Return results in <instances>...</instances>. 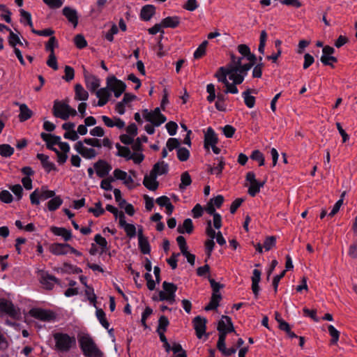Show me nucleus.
<instances>
[{
    "label": "nucleus",
    "mask_w": 357,
    "mask_h": 357,
    "mask_svg": "<svg viewBox=\"0 0 357 357\" xmlns=\"http://www.w3.org/2000/svg\"><path fill=\"white\" fill-rule=\"evenodd\" d=\"M239 60L229 63L225 67H220L215 73V77L219 82L224 84L226 87L225 93L237 94V84H241L250 70L249 66L239 69Z\"/></svg>",
    "instance_id": "nucleus-1"
},
{
    "label": "nucleus",
    "mask_w": 357,
    "mask_h": 357,
    "mask_svg": "<svg viewBox=\"0 0 357 357\" xmlns=\"http://www.w3.org/2000/svg\"><path fill=\"white\" fill-rule=\"evenodd\" d=\"M217 329L219 332V337L217 342L218 349L225 356H230L235 354L236 352V349L234 347L227 349L225 344L227 333L234 332V328L231 318L228 316H222L218 322Z\"/></svg>",
    "instance_id": "nucleus-2"
},
{
    "label": "nucleus",
    "mask_w": 357,
    "mask_h": 357,
    "mask_svg": "<svg viewBox=\"0 0 357 357\" xmlns=\"http://www.w3.org/2000/svg\"><path fill=\"white\" fill-rule=\"evenodd\" d=\"M54 342V350L58 353H68L76 346V338L74 335L63 332H55L52 335Z\"/></svg>",
    "instance_id": "nucleus-3"
},
{
    "label": "nucleus",
    "mask_w": 357,
    "mask_h": 357,
    "mask_svg": "<svg viewBox=\"0 0 357 357\" xmlns=\"http://www.w3.org/2000/svg\"><path fill=\"white\" fill-rule=\"evenodd\" d=\"M78 340L80 349L85 356L102 357V352L97 347L90 335L83 334L79 335Z\"/></svg>",
    "instance_id": "nucleus-4"
},
{
    "label": "nucleus",
    "mask_w": 357,
    "mask_h": 357,
    "mask_svg": "<svg viewBox=\"0 0 357 357\" xmlns=\"http://www.w3.org/2000/svg\"><path fill=\"white\" fill-rule=\"evenodd\" d=\"M53 112L56 117L63 120H67L70 116H75L77 114V111L68 104L58 100L54 101Z\"/></svg>",
    "instance_id": "nucleus-5"
},
{
    "label": "nucleus",
    "mask_w": 357,
    "mask_h": 357,
    "mask_svg": "<svg viewBox=\"0 0 357 357\" xmlns=\"http://www.w3.org/2000/svg\"><path fill=\"white\" fill-rule=\"evenodd\" d=\"M0 314L6 315L15 320L21 318L20 310L10 301L3 298H0Z\"/></svg>",
    "instance_id": "nucleus-6"
},
{
    "label": "nucleus",
    "mask_w": 357,
    "mask_h": 357,
    "mask_svg": "<svg viewBox=\"0 0 357 357\" xmlns=\"http://www.w3.org/2000/svg\"><path fill=\"white\" fill-rule=\"evenodd\" d=\"M162 288L163 290L159 291V300L161 301H165L170 305L174 304L176 301V285L165 281L162 284Z\"/></svg>",
    "instance_id": "nucleus-7"
},
{
    "label": "nucleus",
    "mask_w": 357,
    "mask_h": 357,
    "mask_svg": "<svg viewBox=\"0 0 357 357\" xmlns=\"http://www.w3.org/2000/svg\"><path fill=\"white\" fill-rule=\"evenodd\" d=\"M142 116L146 119V121L150 122L151 124L156 127L160 126L167 120L166 117L162 114H161L159 107H156L151 111L145 109L142 110Z\"/></svg>",
    "instance_id": "nucleus-8"
},
{
    "label": "nucleus",
    "mask_w": 357,
    "mask_h": 357,
    "mask_svg": "<svg viewBox=\"0 0 357 357\" xmlns=\"http://www.w3.org/2000/svg\"><path fill=\"white\" fill-rule=\"evenodd\" d=\"M29 314L36 319L47 322H53L56 318L54 311L40 307L32 308L29 311Z\"/></svg>",
    "instance_id": "nucleus-9"
},
{
    "label": "nucleus",
    "mask_w": 357,
    "mask_h": 357,
    "mask_svg": "<svg viewBox=\"0 0 357 357\" xmlns=\"http://www.w3.org/2000/svg\"><path fill=\"white\" fill-rule=\"evenodd\" d=\"M40 137L46 142L47 146L57 144L62 152L68 153L70 151V148L68 143L61 142L59 136L42 132Z\"/></svg>",
    "instance_id": "nucleus-10"
},
{
    "label": "nucleus",
    "mask_w": 357,
    "mask_h": 357,
    "mask_svg": "<svg viewBox=\"0 0 357 357\" xmlns=\"http://www.w3.org/2000/svg\"><path fill=\"white\" fill-rule=\"evenodd\" d=\"M107 88L111 92H114L116 98H119L125 91L126 85L121 80L118 79L115 76L112 75L107 79Z\"/></svg>",
    "instance_id": "nucleus-11"
},
{
    "label": "nucleus",
    "mask_w": 357,
    "mask_h": 357,
    "mask_svg": "<svg viewBox=\"0 0 357 357\" xmlns=\"http://www.w3.org/2000/svg\"><path fill=\"white\" fill-rule=\"evenodd\" d=\"M130 174H128L127 172L119 169H116L113 172L114 179L121 181L128 188H131L134 183L132 175L135 176V173L133 171H130Z\"/></svg>",
    "instance_id": "nucleus-12"
},
{
    "label": "nucleus",
    "mask_w": 357,
    "mask_h": 357,
    "mask_svg": "<svg viewBox=\"0 0 357 357\" xmlns=\"http://www.w3.org/2000/svg\"><path fill=\"white\" fill-rule=\"evenodd\" d=\"M75 151L86 159H92L97 155V151L92 147H87L82 141H79L74 145Z\"/></svg>",
    "instance_id": "nucleus-13"
},
{
    "label": "nucleus",
    "mask_w": 357,
    "mask_h": 357,
    "mask_svg": "<svg viewBox=\"0 0 357 357\" xmlns=\"http://www.w3.org/2000/svg\"><path fill=\"white\" fill-rule=\"evenodd\" d=\"M112 169L111 165L102 160H99L94 164V169L96 170L97 176L100 178L107 176Z\"/></svg>",
    "instance_id": "nucleus-14"
},
{
    "label": "nucleus",
    "mask_w": 357,
    "mask_h": 357,
    "mask_svg": "<svg viewBox=\"0 0 357 357\" xmlns=\"http://www.w3.org/2000/svg\"><path fill=\"white\" fill-rule=\"evenodd\" d=\"M192 323L197 337L201 339L206 332V319L200 316H197L194 318Z\"/></svg>",
    "instance_id": "nucleus-15"
},
{
    "label": "nucleus",
    "mask_w": 357,
    "mask_h": 357,
    "mask_svg": "<svg viewBox=\"0 0 357 357\" xmlns=\"http://www.w3.org/2000/svg\"><path fill=\"white\" fill-rule=\"evenodd\" d=\"M218 141V138L214 130L208 127L204 134V149L208 151L211 146L217 144Z\"/></svg>",
    "instance_id": "nucleus-16"
},
{
    "label": "nucleus",
    "mask_w": 357,
    "mask_h": 357,
    "mask_svg": "<svg viewBox=\"0 0 357 357\" xmlns=\"http://www.w3.org/2000/svg\"><path fill=\"white\" fill-rule=\"evenodd\" d=\"M69 248H71L70 245L68 243H52L50 247V251L54 255H66L69 253Z\"/></svg>",
    "instance_id": "nucleus-17"
},
{
    "label": "nucleus",
    "mask_w": 357,
    "mask_h": 357,
    "mask_svg": "<svg viewBox=\"0 0 357 357\" xmlns=\"http://www.w3.org/2000/svg\"><path fill=\"white\" fill-rule=\"evenodd\" d=\"M157 176L151 170L149 174H146L144 178L143 184L150 190H155L158 187Z\"/></svg>",
    "instance_id": "nucleus-18"
},
{
    "label": "nucleus",
    "mask_w": 357,
    "mask_h": 357,
    "mask_svg": "<svg viewBox=\"0 0 357 357\" xmlns=\"http://www.w3.org/2000/svg\"><path fill=\"white\" fill-rule=\"evenodd\" d=\"M63 15L67 18L68 22L71 23L75 28L78 24V14L75 9L68 6L63 8Z\"/></svg>",
    "instance_id": "nucleus-19"
},
{
    "label": "nucleus",
    "mask_w": 357,
    "mask_h": 357,
    "mask_svg": "<svg viewBox=\"0 0 357 357\" xmlns=\"http://www.w3.org/2000/svg\"><path fill=\"white\" fill-rule=\"evenodd\" d=\"M120 227L123 228L126 233V235L132 238L136 236V227L134 225L127 223L126 221V216L124 214H121L120 218Z\"/></svg>",
    "instance_id": "nucleus-20"
},
{
    "label": "nucleus",
    "mask_w": 357,
    "mask_h": 357,
    "mask_svg": "<svg viewBox=\"0 0 357 357\" xmlns=\"http://www.w3.org/2000/svg\"><path fill=\"white\" fill-rule=\"evenodd\" d=\"M50 231L54 235L61 237L65 241H70L73 236L71 230L64 227L52 226L50 227Z\"/></svg>",
    "instance_id": "nucleus-21"
},
{
    "label": "nucleus",
    "mask_w": 357,
    "mask_h": 357,
    "mask_svg": "<svg viewBox=\"0 0 357 357\" xmlns=\"http://www.w3.org/2000/svg\"><path fill=\"white\" fill-rule=\"evenodd\" d=\"M36 157L40 161L43 167L47 173H50L51 171L57 170L56 165L50 160L48 155L43 153H38Z\"/></svg>",
    "instance_id": "nucleus-22"
},
{
    "label": "nucleus",
    "mask_w": 357,
    "mask_h": 357,
    "mask_svg": "<svg viewBox=\"0 0 357 357\" xmlns=\"http://www.w3.org/2000/svg\"><path fill=\"white\" fill-rule=\"evenodd\" d=\"M249 63H243V57H237L234 56V54L231 55V61L230 63H233L234 61L239 60L240 63V67L239 69L244 68L245 66L250 67V69L254 66L255 61H256V56L254 54H252L250 52L249 54L245 57Z\"/></svg>",
    "instance_id": "nucleus-23"
},
{
    "label": "nucleus",
    "mask_w": 357,
    "mask_h": 357,
    "mask_svg": "<svg viewBox=\"0 0 357 357\" xmlns=\"http://www.w3.org/2000/svg\"><path fill=\"white\" fill-rule=\"evenodd\" d=\"M101 119L105 125L109 128L116 127L119 129H122L125 127V122L119 118L111 119L107 116H102Z\"/></svg>",
    "instance_id": "nucleus-24"
},
{
    "label": "nucleus",
    "mask_w": 357,
    "mask_h": 357,
    "mask_svg": "<svg viewBox=\"0 0 357 357\" xmlns=\"http://www.w3.org/2000/svg\"><path fill=\"white\" fill-rule=\"evenodd\" d=\"M138 244L143 254L147 255L150 253L151 248L147 238L143 236L142 229L138 230Z\"/></svg>",
    "instance_id": "nucleus-25"
},
{
    "label": "nucleus",
    "mask_w": 357,
    "mask_h": 357,
    "mask_svg": "<svg viewBox=\"0 0 357 357\" xmlns=\"http://www.w3.org/2000/svg\"><path fill=\"white\" fill-rule=\"evenodd\" d=\"M86 87L91 91H95L100 85V79L93 75H85Z\"/></svg>",
    "instance_id": "nucleus-26"
},
{
    "label": "nucleus",
    "mask_w": 357,
    "mask_h": 357,
    "mask_svg": "<svg viewBox=\"0 0 357 357\" xmlns=\"http://www.w3.org/2000/svg\"><path fill=\"white\" fill-rule=\"evenodd\" d=\"M155 13V7L153 5H146L141 10L140 18L144 21H149Z\"/></svg>",
    "instance_id": "nucleus-27"
},
{
    "label": "nucleus",
    "mask_w": 357,
    "mask_h": 357,
    "mask_svg": "<svg viewBox=\"0 0 357 357\" xmlns=\"http://www.w3.org/2000/svg\"><path fill=\"white\" fill-rule=\"evenodd\" d=\"M40 282L47 289H52L54 284L58 282V280L53 275L44 274L41 278Z\"/></svg>",
    "instance_id": "nucleus-28"
},
{
    "label": "nucleus",
    "mask_w": 357,
    "mask_h": 357,
    "mask_svg": "<svg viewBox=\"0 0 357 357\" xmlns=\"http://www.w3.org/2000/svg\"><path fill=\"white\" fill-rule=\"evenodd\" d=\"M89 98V93L80 84H77L75 86V99L80 101H86Z\"/></svg>",
    "instance_id": "nucleus-29"
},
{
    "label": "nucleus",
    "mask_w": 357,
    "mask_h": 357,
    "mask_svg": "<svg viewBox=\"0 0 357 357\" xmlns=\"http://www.w3.org/2000/svg\"><path fill=\"white\" fill-rule=\"evenodd\" d=\"M168 165L165 163L164 161H161L154 165L152 171L155 173V174L157 176H158L166 174L168 172Z\"/></svg>",
    "instance_id": "nucleus-30"
},
{
    "label": "nucleus",
    "mask_w": 357,
    "mask_h": 357,
    "mask_svg": "<svg viewBox=\"0 0 357 357\" xmlns=\"http://www.w3.org/2000/svg\"><path fill=\"white\" fill-rule=\"evenodd\" d=\"M19 119L20 121H25L30 119L33 114L32 111L27 107L26 104H20Z\"/></svg>",
    "instance_id": "nucleus-31"
},
{
    "label": "nucleus",
    "mask_w": 357,
    "mask_h": 357,
    "mask_svg": "<svg viewBox=\"0 0 357 357\" xmlns=\"http://www.w3.org/2000/svg\"><path fill=\"white\" fill-rule=\"evenodd\" d=\"M221 300V295L218 292L213 293L209 303L205 307V310L209 311L216 309Z\"/></svg>",
    "instance_id": "nucleus-32"
},
{
    "label": "nucleus",
    "mask_w": 357,
    "mask_h": 357,
    "mask_svg": "<svg viewBox=\"0 0 357 357\" xmlns=\"http://www.w3.org/2000/svg\"><path fill=\"white\" fill-rule=\"evenodd\" d=\"M163 28H175L179 24V18L176 16L167 17L162 21Z\"/></svg>",
    "instance_id": "nucleus-33"
},
{
    "label": "nucleus",
    "mask_w": 357,
    "mask_h": 357,
    "mask_svg": "<svg viewBox=\"0 0 357 357\" xmlns=\"http://www.w3.org/2000/svg\"><path fill=\"white\" fill-rule=\"evenodd\" d=\"M20 22L24 25H28L31 30L33 28L32 22L31 15L30 13L24 10V9L20 10Z\"/></svg>",
    "instance_id": "nucleus-34"
},
{
    "label": "nucleus",
    "mask_w": 357,
    "mask_h": 357,
    "mask_svg": "<svg viewBox=\"0 0 357 357\" xmlns=\"http://www.w3.org/2000/svg\"><path fill=\"white\" fill-rule=\"evenodd\" d=\"M193 230V224L192 221L190 218H187L183 221L182 226H179L178 227V231L181 234H184L185 232L188 234L192 233Z\"/></svg>",
    "instance_id": "nucleus-35"
},
{
    "label": "nucleus",
    "mask_w": 357,
    "mask_h": 357,
    "mask_svg": "<svg viewBox=\"0 0 357 357\" xmlns=\"http://www.w3.org/2000/svg\"><path fill=\"white\" fill-rule=\"evenodd\" d=\"M63 203V200L59 196H54L47 203L48 210L54 211L59 208Z\"/></svg>",
    "instance_id": "nucleus-36"
},
{
    "label": "nucleus",
    "mask_w": 357,
    "mask_h": 357,
    "mask_svg": "<svg viewBox=\"0 0 357 357\" xmlns=\"http://www.w3.org/2000/svg\"><path fill=\"white\" fill-rule=\"evenodd\" d=\"M117 149L116 155L121 157H123L127 160H130L132 158V152L128 147L122 146L119 144H116Z\"/></svg>",
    "instance_id": "nucleus-37"
},
{
    "label": "nucleus",
    "mask_w": 357,
    "mask_h": 357,
    "mask_svg": "<svg viewBox=\"0 0 357 357\" xmlns=\"http://www.w3.org/2000/svg\"><path fill=\"white\" fill-rule=\"evenodd\" d=\"M242 97L244 99L245 105L248 108H252L255 104V98L250 95V89L242 93Z\"/></svg>",
    "instance_id": "nucleus-38"
},
{
    "label": "nucleus",
    "mask_w": 357,
    "mask_h": 357,
    "mask_svg": "<svg viewBox=\"0 0 357 357\" xmlns=\"http://www.w3.org/2000/svg\"><path fill=\"white\" fill-rule=\"evenodd\" d=\"M191 183L192 179L190 175L188 172H185L181 176V183L179 185V188L181 190H184L191 184Z\"/></svg>",
    "instance_id": "nucleus-39"
},
{
    "label": "nucleus",
    "mask_w": 357,
    "mask_h": 357,
    "mask_svg": "<svg viewBox=\"0 0 357 357\" xmlns=\"http://www.w3.org/2000/svg\"><path fill=\"white\" fill-rule=\"evenodd\" d=\"M264 185V182L255 181V183H250L248 188V193L250 196L255 197L261 188Z\"/></svg>",
    "instance_id": "nucleus-40"
},
{
    "label": "nucleus",
    "mask_w": 357,
    "mask_h": 357,
    "mask_svg": "<svg viewBox=\"0 0 357 357\" xmlns=\"http://www.w3.org/2000/svg\"><path fill=\"white\" fill-rule=\"evenodd\" d=\"M225 166V161L222 158H218V163L211 167L210 172L212 174L220 176L222 174Z\"/></svg>",
    "instance_id": "nucleus-41"
},
{
    "label": "nucleus",
    "mask_w": 357,
    "mask_h": 357,
    "mask_svg": "<svg viewBox=\"0 0 357 357\" xmlns=\"http://www.w3.org/2000/svg\"><path fill=\"white\" fill-rule=\"evenodd\" d=\"M14 153V149L9 144H0V155L4 158L10 157Z\"/></svg>",
    "instance_id": "nucleus-42"
},
{
    "label": "nucleus",
    "mask_w": 357,
    "mask_h": 357,
    "mask_svg": "<svg viewBox=\"0 0 357 357\" xmlns=\"http://www.w3.org/2000/svg\"><path fill=\"white\" fill-rule=\"evenodd\" d=\"M208 45V41H203L201 45L196 49L194 52V58L196 59L202 58L205 54L206 50V47Z\"/></svg>",
    "instance_id": "nucleus-43"
},
{
    "label": "nucleus",
    "mask_w": 357,
    "mask_h": 357,
    "mask_svg": "<svg viewBox=\"0 0 357 357\" xmlns=\"http://www.w3.org/2000/svg\"><path fill=\"white\" fill-rule=\"evenodd\" d=\"M9 189L15 196V199L20 201L23 197V188L20 184L9 185Z\"/></svg>",
    "instance_id": "nucleus-44"
},
{
    "label": "nucleus",
    "mask_w": 357,
    "mask_h": 357,
    "mask_svg": "<svg viewBox=\"0 0 357 357\" xmlns=\"http://www.w3.org/2000/svg\"><path fill=\"white\" fill-rule=\"evenodd\" d=\"M177 152V158L181 161L184 162L188 160L190 157V151L188 149L184 147H178L176 150Z\"/></svg>",
    "instance_id": "nucleus-45"
},
{
    "label": "nucleus",
    "mask_w": 357,
    "mask_h": 357,
    "mask_svg": "<svg viewBox=\"0 0 357 357\" xmlns=\"http://www.w3.org/2000/svg\"><path fill=\"white\" fill-rule=\"evenodd\" d=\"M329 335L331 336V344H336L339 340L340 332L333 326H328Z\"/></svg>",
    "instance_id": "nucleus-46"
},
{
    "label": "nucleus",
    "mask_w": 357,
    "mask_h": 357,
    "mask_svg": "<svg viewBox=\"0 0 357 357\" xmlns=\"http://www.w3.org/2000/svg\"><path fill=\"white\" fill-rule=\"evenodd\" d=\"M40 195L41 200H46L50 198H52L55 196V192L53 190H50L47 189L46 186H43L40 190Z\"/></svg>",
    "instance_id": "nucleus-47"
},
{
    "label": "nucleus",
    "mask_w": 357,
    "mask_h": 357,
    "mask_svg": "<svg viewBox=\"0 0 357 357\" xmlns=\"http://www.w3.org/2000/svg\"><path fill=\"white\" fill-rule=\"evenodd\" d=\"M250 158L258 162L259 166L264 165L265 159L263 153L259 150H255L252 152Z\"/></svg>",
    "instance_id": "nucleus-48"
},
{
    "label": "nucleus",
    "mask_w": 357,
    "mask_h": 357,
    "mask_svg": "<svg viewBox=\"0 0 357 357\" xmlns=\"http://www.w3.org/2000/svg\"><path fill=\"white\" fill-rule=\"evenodd\" d=\"M94 241L100 247L102 253L106 251L107 248V241L104 237L98 234L94 236Z\"/></svg>",
    "instance_id": "nucleus-49"
},
{
    "label": "nucleus",
    "mask_w": 357,
    "mask_h": 357,
    "mask_svg": "<svg viewBox=\"0 0 357 357\" xmlns=\"http://www.w3.org/2000/svg\"><path fill=\"white\" fill-rule=\"evenodd\" d=\"M0 200L6 204H10L13 201L12 194L6 190L0 192Z\"/></svg>",
    "instance_id": "nucleus-50"
},
{
    "label": "nucleus",
    "mask_w": 357,
    "mask_h": 357,
    "mask_svg": "<svg viewBox=\"0 0 357 357\" xmlns=\"http://www.w3.org/2000/svg\"><path fill=\"white\" fill-rule=\"evenodd\" d=\"M96 96L98 98H104L109 100L111 96V91L109 88H101L96 91Z\"/></svg>",
    "instance_id": "nucleus-51"
},
{
    "label": "nucleus",
    "mask_w": 357,
    "mask_h": 357,
    "mask_svg": "<svg viewBox=\"0 0 357 357\" xmlns=\"http://www.w3.org/2000/svg\"><path fill=\"white\" fill-rule=\"evenodd\" d=\"M58 46V43L54 36L50 37L48 42L45 45V50L50 54L54 53V49Z\"/></svg>",
    "instance_id": "nucleus-52"
},
{
    "label": "nucleus",
    "mask_w": 357,
    "mask_h": 357,
    "mask_svg": "<svg viewBox=\"0 0 357 357\" xmlns=\"http://www.w3.org/2000/svg\"><path fill=\"white\" fill-rule=\"evenodd\" d=\"M180 147V142L176 138H169L166 143V148L169 151L178 149Z\"/></svg>",
    "instance_id": "nucleus-53"
},
{
    "label": "nucleus",
    "mask_w": 357,
    "mask_h": 357,
    "mask_svg": "<svg viewBox=\"0 0 357 357\" xmlns=\"http://www.w3.org/2000/svg\"><path fill=\"white\" fill-rule=\"evenodd\" d=\"M114 195L116 202L118 203L119 206L121 208H123L124 205L126 204V201L121 196V192L119 189L115 188L114 190Z\"/></svg>",
    "instance_id": "nucleus-54"
},
{
    "label": "nucleus",
    "mask_w": 357,
    "mask_h": 357,
    "mask_svg": "<svg viewBox=\"0 0 357 357\" xmlns=\"http://www.w3.org/2000/svg\"><path fill=\"white\" fill-rule=\"evenodd\" d=\"M74 42L77 48L82 49L87 45L86 40L81 34H77L74 38Z\"/></svg>",
    "instance_id": "nucleus-55"
},
{
    "label": "nucleus",
    "mask_w": 357,
    "mask_h": 357,
    "mask_svg": "<svg viewBox=\"0 0 357 357\" xmlns=\"http://www.w3.org/2000/svg\"><path fill=\"white\" fill-rule=\"evenodd\" d=\"M89 211L93 213L96 217H99L104 213L105 210L102 207L101 202H98L95 204L94 208H90Z\"/></svg>",
    "instance_id": "nucleus-56"
},
{
    "label": "nucleus",
    "mask_w": 357,
    "mask_h": 357,
    "mask_svg": "<svg viewBox=\"0 0 357 357\" xmlns=\"http://www.w3.org/2000/svg\"><path fill=\"white\" fill-rule=\"evenodd\" d=\"M8 41H9V44L11 46L14 47V48L16 47L15 46L18 44L22 45L19 36L17 34L13 33L12 31H10V32Z\"/></svg>",
    "instance_id": "nucleus-57"
},
{
    "label": "nucleus",
    "mask_w": 357,
    "mask_h": 357,
    "mask_svg": "<svg viewBox=\"0 0 357 357\" xmlns=\"http://www.w3.org/2000/svg\"><path fill=\"white\" fill-rule=\"evenodd\" d=\"M31 32L33 33L36 35L40 36H52L54 31L52 29H45L43 30H36L34 28H32Z\"/></svg>",
    "instance_id": "nucleus-58"
},
{
    "label": "nucleus",
    "mask_w": 357,
    "mask_h": 357,
    "mask_svg": "<svg viewBox=\"0 0 357 357\" xmlns=\"http://www.w3.org/2000/svg\"><path fill=\"white\" fill-rule=\"evenodd\" d=\"M64 72L65 75L63 77V79H64L66 82H70L75 77V71L72 67L66 66Z\"/></svg>",
    "instance_id": "nucleus-59"
},
{
    "label": "nucleus",
    "mask_w": 357,
    "mask_h": 357,
    "mask_svg": "<svg viewBox=\"0 0 357 357\" xmlns=\"http://www.w3.org/2000/svg\"><path fill=\"white\" fill-rule=\"evenodd\" d=\"M276 238L274 236L267 237L264 242L263 247L264 248L266 251L270 250L275 245Z\"/></svg>",
    "instance_id": "nucleus-60"
},
{
    "label": "nucleus",
    "mask_w": 357,
    "mask_h": 357,
    "mask_svg": "<svg viewBox=\"0 0 357 357\" xmlns=\"http://www.w3.org/2000/svg\"><path fill=\"white\" fill-rule=\"evenodd\" d=\"M119 32V29L116 24H113L111 29L108 31V32L105 34V38L109 41L112 42L114 40V36L117 34Z\"/></svg>",
    "instance_id": "nucleus-61"
},
{
    "label": "nucleus",
    "mask_w": 357,
    "mask_h": 357,
    "mask_svg": "<svg viewBox=\"0 0 357 357\" xmlns=\"http://www.w3.org/2000/svg\"><path fill=\"white\" fill-rule=\"evenodd\" d=\"M165 127L169 135L174 136L176 135L178 126L175 122L169 121L165 125Z\"/></svg>",
    "instance_id": "nucleus-62"
},
{
    "label": "nucleus",
    "mask_w": 357,
    "mask_h": 357,
    "mask_svg": "<svg viewBox=\"0 0 357 357\" xmlns=\"http://www.w3.org/2000/svg\"><path fill=\"white\" fill-rule=\"evenodd\" d=\"M40 199V195L39 189H36L30 195L31 203L33 205H39Z\"/></svg>",
    "instance_id": "nucleus-63"
},
{
    "label": "nucleus",
    "mask_w": 357,
    "mask_h": 357,
    "mask_svg": "<svg viewBox=\"0 0 357 357\" xmlns=\"http://www.w3.org/2000/svg\"><path fill=\"white\" fill-rule=\"evenodd\" d=\"M47 65L54 70L58 69L57 61L54 53L50 54L47 61Z\"/></svg>",
    "instance_id": "nucleus-64"
}]
</instances>
